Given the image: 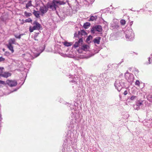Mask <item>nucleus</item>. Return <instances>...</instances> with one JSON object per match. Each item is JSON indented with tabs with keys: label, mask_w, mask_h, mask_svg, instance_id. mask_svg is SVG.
<instances>
[{
	"label": "nucleus",
	"mask_w": 152,
	"mask_h": 152,
	"mask_svg": "<svg viewBox=\"0 0 152 152\" xmlns=\"http://www.w3.org/2000/svg\"><path fill=\"white\" fill-rule=\"evenodd\" d=\"M60 54L62 56H63L64 57H66V55L65 54H63V53H60Z\"/></svg>",
	"instance_id": "nucleus-40"
},
{
	"label": "nucleus",
	"mask_w": 152,
	"mask_h": 152,
	"mask_svg": "<svg viewBox=\"0 0 152 152\" xmlns=\"http://www.w3.org/2000/svg\"><path fill=\"white\" fill-rule=\"evenodd\" d=\"M57 4L52 2L51 3L48 4V8L52 9L53 10H56V7Z\"/></svg>",
	"instance_id": "nucleus-9"
},
{
	"label": "nucleus",
	"mask_w": 152,
	"mask_h": 152,
	"mask_svg": "<svg viewBox=\"0 0 152 152\" xmlns=\"http://www.w3.org/2000/svg\"><path fill=\"white\" fill-rule=\"evenodd\" d=\"M7 46L9 49L11 51L12 53H13L14 52V50L13 49V46L12 45H10L9 44H7Z\"/></svg>",
	"instance_id": "nucleus-17"
},
{
	"label": "nucleus",
	"mask_w": 152,
	"mask_h": 152,
	"mask_svg": "<svg viewBox=\"0 0 152 152\" xmlns=\"http://www.w3.org/2000/svg\"><path fill=\"white\" fill-rule=\"evenodd\" d=\"M1 115L0 114V118H1Z\"/></svg>",
	"instance_id": "nucleus-46"
},
{
	"label": "nucleus",
	"mask_w": 152,
	"mask_h": 152,
	"mask_svg": "<svg viewBox=\"0 0 152 152\" xmlns=\"http://www.w3.org/2000/svg\"><path fill=\"white\" fill-rule=\"evenodd\" d=\"M147 99L150 102H152V95H149L147 96Z\"/></svg>",
	"instance_id": "nucleus-23"
},
{
	"label": "nucleus",
	"mask_w": 152,
	"mask_h": 152,
	"mask_svg": "<svg viewBox=\"0 0 152 152\" xmlns=\"http://www.w3.org/2000/svg\"><path fill=\"white\" fill-rule=\"evenodd\" d=\"M72 77L74 79L73 80H72L70 81V82L74 83L75 84L77 82L75 80H78V77L76 75H75V76H72Z\"/></svg>",
	"instance_id": "nucleus-16"
},
{
	"label": "nucleus",
	"mask_w": 152,
	"mask_h": 152,
	"mask_svg": "<svg viewBox=\"0 0 152 152\" xmlns=\"http://www.w3.org/2000/svg\"><path fill=\"white\" fill-rule=\"evenodd\" d=\"M83 49H82V48H81L77 50V52L78 53H83Z\"/></svg>",
	"instance_id": "nucleus-31"
},
{
	"label": "nucleus",
	"mask_w": 152,
	"mask_h": 152,
	"mask_svg": "<svg viewBox=\"0 0 152 152\" xmlns=\"http://www.w3.org/2000/svg\"><path fill=\"white\" fill-rule=\"evenodd\" d=\"M83 42V41L82 39L81 38L80 39L78 42H75L73 46V47L75 48L78 47L79 46L82 44Z\"/></svg>",
	"instance_id": "nucleus-11"
},
{
	"label": "nucleus",
	"mask_w": 152,
	"mask_h": 152,
	"mask_svg": "<svg viewBox=\"0 0 152 152\" xmlns=\"http://www.w3.org/2000/svg\"><path fill=\"white\" fill-rule=\"evenodd\" d=\"M33 26H30L29 28V31L30 32H32L34 30H39L42 28L40 24L36 21H34L33 24Z\"/></svg>",
	"instance_id": "nucleus-3"
},
{
	"label": "nucleus",
	"mask_w": 152,
	"mask_h": 152,
	"mask_svg": "<svg viewBox=\"0 0 152 152\" xmlns=\"http://www.w3.org/2000/svg\"><path fill=\"white\" fill-rule=\"evenodd\" d=\"M58 4L60 5L64 4H65V3L63 1H58L57 4Z\"/></svg>",
	"instance_id": "nucleus-30"
},
{
	"label": "nucleus",
	"mask_w": 152,
	"mask_h": 152,
	"mask_svg": "<svg viewBox=\"0 0 152 152\" xmlns=\"http://www.w3.org/2000/svg\"><path fill=\"white\" fill-rule=\"evenodd\" d=\"M100 37H97L94 39V43L99 44L100 42Z\"/></svg>",
	"instance_id": "nucleus-18"
},
{
	"label": "nucleus",
	"mask_w": 152,
	"mask_h": 152,
	"mask_svg": "<svg viewBox=\"0 0 152 152\" xmlns=\"http://www.w3.org/2000/svg\"><path fill=\"white\" fill-rule=\"evenodd\" d=\"M133 21H132L130 23V26H131L132 25V24H133Z\"/></svg>",
	"instance_id": "nucleus-43"
},
{
	"label": "nucleus",
	"mask_w": 152,
	"mask_h": 152,
	"mask_svg": "<svg viewBox=\"0 0 152 152\" xmlns=\"http://www.w3.org/2000/svg\"><path fill=\"white\" fill-rule=\"evenodd\" d=\"M33 14L36 17L38 18L39 17V12L37 11L34 10Z\"/></svg>",
	"instance_id": "nucleus-21"
},
{
	"label": "nucleus",
	"mask_w": 152,
	"mask_h": 152,
	"mask_svg": "<svg viewBox=\"0 0 152 152\" xmlns=\"http://www.w3.org/2000/svg\"><path fill=\"white\" fill-rule=\"evenodd\" d=\"M125 78L127 81L129 83L132 82L134 80L133 75L127 72L125 74Z\"/></svg>",
	"instance_id": "nucleus-6"
},
{
	"label": "nucleus",
	"mask_w": 152,
	"mask_h": 152,
	"mask_svg": "<svg viewBox=\"0 0 152 152\" xmlns=\"http://www.w3.org/2000/svg\"><path fill=\"white\" fill-rule=\"evenodd\" d=\"M124 84V80L119 77L115 81L114 86L115 88L119 92L123 88Z\"/></svg>",
	"instance_id": "nucleus-1"
},
{
	"label": "nucleus",
	"mask_w": 152,
	"mask_h": 152,
	"mask_svg": "<svg viewBox=\"0 0 152 152\" xmlns=\"http://www.w3.org/2000/svg\"><path fill=\"white\" fill-rule=\"evenodd\" d=\"M58 1L59 0H53L52 2L54 3V4H57Z\"/></svg>",
	"instance_id": "nucleus-36"
},
{
	"label": "nucleus",
	"mask_w": 152,
	"mask_h": 152,
	"mask_svg": "<svg viewBox=\"0 0 152 152\" xmlns=\"http://www.w3.org/2000/svg\"><path fill=\"white\" fill-rule=\"evenodd\" d=\"M6 84L10 87L16 86L17 84V82L15 80H8L6 81Z\"/></svg>",
	"instance_id": "nucleus-7"
},
{
	"label": "nucleus",
	"mask_w": 152,
	"mask_h": 152,
	"mask_svg": "<svg viewBox=\"0 0 152 152\" xmlns=\"http://www.w3.org/2000/svg\"><path fill=\"white\" fill-rule=\"evenodd\" d=\"M5 59L2 57H0V62L4 61H5Z\"/></svg>",
	"instance_id": "nucleus-33"
},
{
	"label": "nucleus",
	"mask_w": 152,
	"mask_h": 152,
	"mask_svg": "<svg viewBox=\"0 0 152 152\" xmlns=\"http://www.w3.org/2000/svg\"><path fill=\"white\" fill-rule=\"evenodd\" d=\"M47 9L45 7H41L40 8V11L42 13H45L47 11Z\"/></svg>",
	"instance_id": "nucleus-14"
},
{
	"label": "nucleus",
	"mask_w": 152,
	"mask_h": 152,
	"mask_svg": "<svg viewBox=\"0 0 152 152\" xmlns=\"http://www.w3.org/2000/svg\"><path fill=\"white\" fill-rule=\"evenodd\" d=\"M129 115L127 113L126 115V118H128L129 117Z\"/></svg>",
	"instance_id": "nucleus-44"
},
{
	"label": "nucleus",
	"mask_w": 152,
	"mask_h": 152,
	"mask_svg": "<svg viewBox=\"0 0 152 152\" xmlns=\"http://www.w3.org/2000/svg\"><path fill=\"white\" fill-rule=\"evenodd\" d=\"M111 27L113 29H117L119 28V26L118 23H111Z\"/></svg>",
	"instance_id": "nucleus-13"
},
{
	"label": "nucleus",
	"mask_w": 152,
	"mask_h": 152,
	"mask_svg": "<svg viewBox=\"0 0 152 152\" xmlns=\"http://www.w3.org/2000/svg\"><path fill=\"white\" fill-rule=\"evenodd\" d=\"M15 40L14 38L10 39L9 40L8 44L12 45L13 44H15Z\"/></svg>",
	"instance_id": "nucleus-15"
},
{
	"label": "nucleus",
	"mask_w": 152,
	"mask_h": 152,
	"mask_svg": "<svg viewBox=\"0 0 152 152\" xmlns=\"http://www.w3.org/2000/svg\"><path fill=\"white\" fill-rule=\"evenodd\" d=\"M135 84L136 85L138 86H140V81L138 80H137L136 81V82H135Z\"/></svg>",
	"instance_id": "nucleus-32"
},
{
	"label": "nucleus",
	"mask_w": 152,
	"mask_h": 152,
	"mask_svg": "<svg viewBox=\"0 0 152 152\" xmlns=\"http://www.w3.org/2000/svg\"><path fill=\"white\" fill-rule=\"evenodd\" d=\"M10 55V53L9 52L6 51L5 52V54H4V55L5 56H8Z\"/></svg>",
	"instance_id": "nucleus-35"
},
{
	"label": "nucleus",
	"mask_w": 152,
	"mask_h": 152,
	"mask_svg": "<svg viewBox=\"0 0 152 152\" xmlns=\"http://www.w3.org/2000/svg\"><path fill=\"white\" fill-rule=\"evenodd\" d=\"M24 23V21L23 20H22V22L21 23V24H23Z\"/></svg>",
	"instance_id": "nucleus-42"
},
{
	"label": "nucleus",
	"mask_w": 152,
	"mask_h": 152,
	"mask_svg": "<svg viewBox=\"0 0 152 152\" xmlns=\"http://www.w3.org/2000/svg\"><path fill=\"white\" fill-rule=\"evenodd\" d=\"M22 35H23L22 34H20V35L18 36L15 35V37L16 38H18V39H20L21 38V36Z\"/></svg>",
	"instance_id": "nucleus-38"
},
{
	"label": "nucleus",
	"mask_w": 152,
	"mask_h": 152,
	"mask_svg": "<svg viewBox=\"0 0 152 152\" xmlns=\"http://www.w3.org/2000/svg\"><path fill=\"white\" fill-rule=\"evenodd\" d=\"M4 69V68L3 67H0V75L2 73Z\"/></svg>",
	"instance_id": "nucleus-34"
},
{
	"label": "nucleus",
	"mask_w": 152,
	"mask_h": 152,
	"mask_svg": "<svg viewBox=\"0 0 152 152\" xmlns=\"http://www.w3.org/2000/svg\"><path fill=\"white\" fill-rule=\"evenodd\" d=\"M24 15L26 17L28 18L29 16H31L32 15V14L31 13L27 12L25 11L24 12Z\"/></svg>",
	"instance_id": "nucleus-24"
},
{
	"label": "nucleus",
	"mask_w": 152,
	"mask_h": 152,
	"mask_svg": "<svg viewBox=\"0 0 152 152\" xmlns=\"http://www.w3.org/2000/svg\"><path fill=\"white\" fill-rule=\"evenodd\" d=\"M39 34V33H36V35H37H37H38V34Z\"/></svg>",
	"instance_id": "nucleus-45"
},
{
	"label": "nucleus",
	"mask_w": 152,
	"mask_h": 152,
	"mask_svg": "<svg viewBox=\"0 0 152 152\" xmlns=\"http://www.w3.org/2000/svg\"><path fill=\"white\" fill-rule=\"evenodd\" d=\"M137 98L136 96H132L130 98V99L132 101H134Z\"/></svg>",
	"instance_id": "nucleus-26"
},
{
	"label": "nucleus",
	"mask_w": 152,
	"mask_h": 152,
	"mask_svg": "<svg viewBox=\"0 0 152 152\" xmlns=\"http://www.w3.org/2000/svg\"><path fill=\"white\" fill-rule=\"evenodd\" d=\"M63 43L64 46L67 47L70 46L72 44L71 42H63Z\"/></svg>",
	"instance_id": "nucleus-19"
},
{
	"label": "nucleus",
	"mask_w": 152,
	"mask_h": 152,
	"mask_svg": "<svg viewBox=\"0 0 152 152\" xmlns=\"http://www.w3.org/2000/svg\"><path fill=\"white\" fill-rule=\"evenodd\" d=\"M120 23L121 25H124L126 23V22L124 20H121L120 21Z\"/></svg>",
	"instance_id": "nucleus-29"
},
{
	"label": "nucleus",
	"mask_w": 152,
	"mask_h": 152,
	"mask_svg": "<svg viewBox=\"0 0 152 152\" xmlns=\"http://www.w3.org/2000/svg\"><path fill=\"white\" fill-rule=\"evenodd\" d=\"M151 60L152 61V57H151V58H149V63L150 64H152V61H151Z\"/></svg>",
	"instance_id": "nucleus-39"
},
{
	"label": "nucleus",
	"mask_w": 152,
	"mask_h": 152,
	"mask_svg": "<svg viewBox=\"0 0 152 152\" xmlns=\"http://www.w3.org/2000/svg\"><path fill=\"white\" fill-rule=\"evenodd\" d=\"M26 22L30 23L32 21V20L30 18H28L25 20Z\"/></svg>",
	"instance_id": "nucleus-28"
},
{
	"label": "nucleus",
	"mask_w": 152,
	"mask_h": 152,
	"mask_svg": "<svg viewBox=\"0 0 152 152\" xmlns=\"http://www.w3.org/2000/svg\"><path fill=\"white\" fill-rule=\"evenodd\" d=\"M81 47L83 51H89L90 50V47L89 45L86 44L83 45Z\"/></svg>",
	"instance_id": "nucleus-12"
},
{
	"label": "nucleus",
	"mask_w": 152,
	"mask_h": 152,
	"mask_svg": "<svg viewBox=\"0 0 152 152\" xmlns=\"http://www.w3.org/2000/svg\"><path fill=\"white\" fill-rule=\"evenodd\" d=\"M11 74L8 72H3L0 75V78L2 77L7 78L8 77L11 76Z\"/></svg>",
	"instance_id": "nucleus-8"
},
{
	"label": "nucleus",
	"mask_w": 152,
	"mask_h": 152,
	"mask_svg": "<svg viewBox=\"0 0 152 152\" xmlns=\"http://www.w3.org/2000/svg\"><path fill=\"white\" fill-rule=\"evenodd\" d=\"M145 101L144 100H139L136 101L135 104L134 105L133 107L135 110H138L140 109V106H142Z\"/></svg>",
	"instance_id": "nucleus-4"
},
{
	"label": "nucleus",
	"mask_w": 152,
	"mask_h": 152,
	"mask_svg": "<svg viewBox=\"0 0 152 152\" xmlns=\"http://www.w3.org/2000/svg\"><path fill=\"white\" fill-rule=\"evenodd\" d=\"M40 53L37 54H34V56L33 54H31L29 53H26L23 54V58L27 60L30 59H32L38 56L40 54Z\"/></svg>",
	"instance_id": "nucleus-5"
},
{
	"label": "nucleus",
	"mask_w": 152,
	"mask_h": 152,
	"mask_svg": "<svg viewBox=\"0 0 152 152\" xmlns=\"http://www.w3.org/2000/svg\"><path fill=\"white\" fill-rule=\"evenodd\" d=\"M94 30H96V31L100 32L102 31V27L101 26H97L94 27L92 28L91 30V31L92 32L94 33L93 31Z\"/></svg>",
	"instance_id": "nucleus-10"
},
{
	"label": "nucleus",
	"mask_w": 152,
	"mask_h": 152,
	"mask_svg": "<svg viewBox=\"0 0 152 152\" xmlns=\"http://www.w3.org/2000/svg\"><path fill=\"white\" fill-rule=\"evenodd\" d=\"M0 84L5 85L6 84V83L4 81L0 80Z\"/></svg>",
	"instance_id": "nucleus-37"
},
{
	"label": "nucleus",
	"mask_w": 152,
	"mask_h": 152,
	"mask_svg": "<svg viewBox=\"0 0 152 152\" xmlns=\"http://www.w3.org/2000/svg\"><path fill=\"white\" fill-rule=\"evenodd\" d=\"M92 38V37L91 36V35H90L86 39V41L88 42H89V41L91 40V39Z\"/></svg>",
	"instance_id": "nucleus-27"
},
{
	"label": "nucleus",
	"mask_w": 152,
	"mask_h": 152,
	"mask_svg": "<svg viewBox=\"0 0 152 152\" xmlns=\"http://www.w3.org/2000/svg\"><path fill=\"white\" fill-rule=\"evenodd\" d=\"M90 23H89L87 22L84 23L83 25V27L87 29L89 26H90Z\"/></svg>",
	"instance_id": "nucleus-22"
},
{
	"label": "nucleus",
	"mask_w": 152,
	"mask_h": 152,
	"mask_svg": "<svg viewBox=\"0 0 152 152\" xmlns=\"http://www.w3.org/2000/svg\"><path fill=\"white\" fill-rule=\"evenodd\" d=\"M124 95H126L127 94V91H125L124 92Z\"/></svg>",
	"instance_id": "nucleus-41"
},
{
	"label": "nucleus",
	"mask_w": 152,
	"mask_h": 152,
	"mask_svg": "<svg viewBox=\"0 0 152 152\" xmlns=\"http://www.w3.org/2000/svg\"><path fill=\"white\" fill-rule=\"evenodd\" d=\"M125 37L128 40H132L134 38V34L133 30L131 27L128 28L124 32Z\"/></svg>",
	"instance_id": "nucleus-2"
},
{
	"label": "nucleus",
	"mask_w": 152,
	"mask_h": 152,
	"mask_svg": "<svg viewBox=\"0 0 152 152\" xmlns=\"http://www.w3.org/2000/svg\"><path fill=\"white\" fill-rule=\"evenodd\" d=\"M97 16H91L89 19V20L93 21L96 20L97 19Z\"/></svg>",
	"instance_id": "nucleus-20"
},
{
	"label": "nucleus",
	"mask_w": 152,
	"mask_h": 152,
	"mask_svg": "<svg viewBox=\"0 0 152 152\" xmlns=\"http://www.w3.org/2000/svg\"><path fill=\"white\" fill-rule=\"evenodd\" d=\"M32 5L31 2V1L28 2L27 4H26V8H28L29 7L31 6Z\"/></svg>",
	"instance_id": "nucleus-25"
},
{
	"label": "nucleus",
	"mask_w": 152,
	"mask_h": 152,
	"mask_svg": "<svg viewBox=\"0 0 152 152\" xmlns=\"http://www.w3.org/2000/svg\"><path fill=\"white\" fill-rule=\"evenodd\" d=\"M3 50L4 51V49H3Z\"/></svg>",
	"instance_id": "nucleus-47"
}]
</instances>
